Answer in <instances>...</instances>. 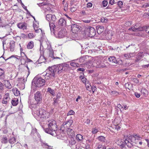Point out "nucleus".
Segmentation results:
<instances>
[{"label": "nucleus", "mask_w": 149, "mask_h": 149, "mask_svg": "<svg viewBox=\"0 0 149 149\" xmlns=\"http://www.w3.org/2000/svg\"><path fill=\"white\" fill-rule=\"evenodd\" d=\"M125 87L126 88H128L129 89H130V84L129 83H127L125 84Z\"/></svg>", "instance_id": "54"}, {"label": "nucleus", "mask_w": 149, "mask_h": 149, "mask_svg": "<svg viewBox=\"0 0 149 149\" xmlns=\"http://www.w3.org/2000/svg\"><path fill=\"white\" fill-rule=\"evenodd\" d=\"M3 99L9 101L10 100L9 94L8 93H6L4 96Z\"/></svg>", "instance_id": "35"}, {"label": "nucleus", "mask_w": 149, "mask_h": 149, "mask_svg": "<svg viewBox=\"0 0 149 149\" xmlns=\"http://www.w3.org/2000/svg\"><path fill=\"white\" fill-rule=\"evenodd\" d=\"M33 112L34 114L38 116L42 120H44L49 117V113L42 109L35 111Z\"/></svg>", "instance_id": "3"}, {"label": "nucleus", "mask_w": 149, "mask_h": 149, "mask_svg": "<svg viewBox=\"0 0 149 149\" xmlns=\"http://www.w3.org/2000/svg\"><path fill=\"white\" fill-rule=\"evenodd\" d=\"M143 56V52H140L138 53V54L137 57L141 59Z\"/></svg>", "instance_id": "45"}, {"label": "nucleus", "mask_w": 149, "mask_h": 149, "mask_svg": "<svg viewBox=\"0 0 149 149\" xmlns=\"http://www.w3.org/2000/svg\"><path fill=\"white\" fill-rule=\"evenodd\" d=\"M49 26L51 31L54 33V30L56 27L54 24L53 23H49Z\"/></svg>", "instance_id": "25"}, {"label": "nucleus", "mask_w": 149, "mask_h": 149, "mask_svg": "<svg viewBox=\"0 0 149 149\" xmlns=\"http://www.w3.org/2000/svg\"><path fill=\"white\" fill-rule=\"evenodd\" d=\"M17 37H19L20 39H21V38H26V36L24 34L22 33L21 34L20 36H17Z\"/></svg>", "instance_id": "43"}, {"label": "nucleus", "mask_w": 149, "mask_h": 149, "mask_svg": "<svg viewBox=\"0 0 149 149\" xmlns=\"http://www.w3.org/2000/svg\"><path fill=\"white\" fill-rule=\"evenodd\" d=\"M43 145L46 148L48 149H53V147L50 146H49L47 143H43Z\"/></svg>", "instance_id": "39"}, {"label": "nucleus", "mask_w": 149, "mask_h": 149, "mask_svg": "<svg viewBox=\"0 0 149 149\" xmlns=\"http://www.w3.org/2000/svg\"><path fill=\"white\" fill-rule=\"evenodd\" d=\"M131 80L133 81L136 84H137L139 82V80L136 78H130Z\"/></svg>", "instance_id": "42"}, {"label": "nucleus", "mask_w": 149, "mask_h": 149, "mask_svg": "<svg viewBox=\"0 0 149 149\" xmlns=\"http://www.w3.org/2000/svg\"><path fill=\"white\" fill-rule=\"evenodd\" d=\"M134 95L137 98H139L140 96V94L137 92H135Z\"/></svg>", "instance_id": "61"}, {"label": "nucleus", "mask_w": 149, "mask_h": 149, "mask_svg": "<svg viewBox=\"0 0 149 149\" xmlns=\"http://www.w3.org/2000/svg\"><path fill=\"white\" fill-rule=\"evenodd\" d=\"M65 30L61 29L58 33L56 36L58 38H62L65 36Z\"/></svg>", "instance_id": "11"}, {"label": "nucleus", "mask_w": 149, "mask_h": 149, "mask_svg": "<svg viewBox=\"0 0 149 149\" xmlns=\"http://www.w3.org/2000/svg\"><path fill=\"white\" fill-rule=\"evenodd\" d=\"M45 80L41 78H38L35 82L36 86L40 87L45 85Z\"/></svg>", "instance_id": "7"}, {"label": "nucleus", "mask_w": 149, "mask_h": 149, "mask_svg": "<svg viewBox=\"0 0 149 149\" xmlns=\"http://www.w3.org/2000/svg\"><path fill=\"white\" fill-rule=\"evenodd\" d=\"M76 143V141L74 140V138L72 137L70 139L69 141V143L71 145H74Z\"/></svg>", "instance_id": "30"}, {"label": "nucleus", "mask_w": 149, "mask_h": 149, "mask_svg": "<svg viewBox=\"0 0 149 149\" xmlns=\"http://www.w3.org/2000/svg\"><path fill=\"white\" fill-rule=\"evenodd\" d=\"M73 120H69L66 121L65 123V124L63 123V127H64L65 128H69L71 125H72L73 123Z\"/></svg>", "instance_id": "12"}, {"label": "nucleus", "mask_w": 149, "mask_h": 149, "mask_svg": "<svg viewBox=\"0 0 149 149\" xmlns=\"http://www.w3.org/2000/svg\"><path fill=\"white\" fill-rule=\"evenodd\" d=\"M34 98L36 103L35 104L40 103L42 100V96L40 92L37 91L34 95Z\"/></svg>", "instance_id": "6"}, {"label": "nucleus", "mask_w": 149, "mask_h": 149, "mask_svg": "<svg viewBox=\"0 0 149 149\" xmlns=\"http://www.w3.org/2000/svg\"><path fill=\"white\" fill-rule=\"evenodd\" d=\"M15 42L13 40H11L10 42V51L13 52L14 50L15 46Z\"/></svg>", "instance_id": "22"}, {"label": "nucleus", "mask_w": 149, "mask_h": 149, "mask_svg": "<svg viewBox=\"0 0 149 149\" xmlns=\"http://www.w3.org/2000/svg\"><path fill=\"white\" fill-rule=\"evenodd\" d=\"M123 3L122 1H119L118 2V4L119 7L121 8L123 5Z\"/></svg>", "instance_id": "51"}, {"label": "nucleus", "mask_w": 149, "mask_h": 149, "mask_svg": "<svg viewBox=\"0 0 149 149\" xmlns=\"http://www.w3.org/2000/svg\"><path fill=\"white\" fill-rule=\"evenodd\" d=\"M4 71L1 68H0V79H3L4 77Z\"/></svg>", "instance_id": "34"}, {"label": "nucleus", "mask_w": 149, "mask_h": 149, "mask_svg": "<svg viewBox=\"0 0 149 149\" xmlns=\"http://www.w3.org/2000/svg\"><path fill=\"white\" fill-rule=\"evenodd\" d=\"M124 56L127 58H130L131 56L130 54H125L124 55Z\"/></svg>", "instance_id": "56"}, {"label": "nucleus", "mask_w": 149, "mask_h": 149, "mask_svg": "<svg viewBox=\"0 0 149 149\" xmlns=\"http://www.w3.org/2000/svg\"><path fill=\"white\" fill-rule=\"evenodd\" d=\"M127 141L126 143V145L129 148H131L133 146L137 145L139 142L136 141V138L134 136H131V138L127 139Z\"/></svg>", "instance_id": "4"}, {"label": "nucleus", "mask_w": 149, "mask_h": 149, "mask_svg": "<svg viewBox=\"0 0 149 149\" xmlns=\"http://www.w3.org/2000/svg\"><path fill=\"white\" fill-rule=\"evenodd\" d=\"M67 134L68 135L71 136L72 137H74L75 136L74 132L73 130L70 128H68L66 129Z\"/></svg>", "instance_id": "16"}, {"label": "nucleus", "mask_w": 149, "mask_h": 149, "mask_svg": "<svg viewBox=\"0 0 149 149\" xmlns=\"http://www.w3.org/2000/svg\"><path fill=\"white\" fill-rule=\"evenodd\" d=\"M49 52V56L51 57V58H52L53 59H60L61 58L58 57H55L54 56V52L53 49L52 48H50L48 49Z\"/></svg>", "instance_id": "15"}, {"label": "nucleus", "mask_w": 149, "mask_h": 149, "mask_svg": "<svg viewBox=\"0 0 149 149\" xmlns=\"http://www.w3.org/2000/svg\"><path fill=\"white\" fill-rule=\"evenodd\" d=\"M127 141V139H125L124 142H122L121 143H120V144H119V146L122 149H126L125 145H126L127 144L126 143Z\"/></svg>", "instance_id": "20"}, {"label": "nucleus", "mask_w": 149, "mask_h": 149, "mask_svg": "<svg viewBox=\"0 0 149 149\" xmlns=\"http://www.w3.org/2000/svg\"><path fill=\"white\" fill-rule=\"evenodd\" d=\"M28 36L30 38H31L34 37V36L32 33H29L28 34Z\"/></svg>", "instance_id": "53"}, {"label": "nucleus", "mask_w": 149, "mask_h": 149, "mask_svg": "<svg viewBox=\"0 0 149 149\" xmlns=\"http://www.w3.org/2000/svg\"><path fill=\"white\" fill-rule=\"evenodd\" d=\"M104 31V28L102 26H100L97 27V31L98 34H101Z\"/></svg>", "instance_id": "18"}, {"label": "nucleus", "mask_w": 149, "mask_h": 149, "mask_svg": "<svg viewBox=\"0 0 149 149\" xmlns=\"http://www.w3.org/2000/svg\"><path fill=\"white\" fill-rule=\"evenodd\" d=\"M107 20L108 19L106 17H102L101 19V21L102 23L106 22Z\"/></svg>", "instance_id": "44"}, {"label": "nucleus", "mask_w": 149, "mask_h": 149, "mask_svg": "<svg viewBox=\"0 0 149 149\" xmlns=\"http://www.w3.org/2000/svg\"><path fill=\"white\" fill-rule=\"evenodd\" d=\"M48 69L49 70L48 71V72L45 75V81L48 80L51 78L53 79L52 77L54 78L56 77L54 73L51 71L52 70H50L49 67Z\"/></svg>", "instance_id": "8"}, {"label": "nucleus", "mask_w": 149, "mask_h": 149, "mask_svg": "<svg viewBox=\"0 0 149 149\" xmlns=\"http://www.w3.org/2000/svg\"><path fill=\"white\" fill-rule=\"evenodd\" d=\"M98 131V129H93V130H92V133L93 134H95Z\"/></svg>", "instance_id": "64"}, {"label": "nucleus", "mask_w": 149, "mask_h": 149, "mask_svg": "<svg viewBox=\"0 0 149 149\" xmlns=\"http://www.w3.org/2000/svg\"><path fill=\"white\" fill-rule=\"evenodd\" d=\"M77 7H72L70 8V11L72 12H74L77 10Z\"/></svg>", "instance_id": "52"}, {"label": "nucleus", "mask_w": 149, "mask_h": 149, "mask_svg": "<svg viewBox=\"0 0 149 149\" xmlns=\"http://www.w3.org/2000/svg\"><path fill=\"white\" fill-rule=\"evenodd\" d=\"M48 123L47 128L44 129L45 132L53 136H55L56 134V131L57 130V126L56 122L54 119L49 120Z\"/></svg>", "instance_id": "1"}, {"label": "nucleus", "mask_w": 149, "mask_h": 149, "mask_svg": "<svg viewBox=\"0 0 149 149\" xmlns=\"http://www.w3.org/2000/svg\"><path fill=\"white\" fill-rule=\"evenodd\" d=\"M52 15L51 14H48L46 15V19L49 22L51 20Z\"/></svg>", "instance_id": "37"}, {"label": "nucleus", "mask_w": 149, "mask_h": 149, "mask_svg": "<svg viewBox=\"0 0 149 149\" xmlns=\"http://www.w3.org/2000/svg\"><path fill=\"white\" fill-rule=\"evenodd\" d=\"M56 20V18L55 15H52L51 18V20H52L53 21H55Z\"/></svg>", "instance_id": "55"}, {"label": "nucleus", "mask_w": 149, "mask_h": 149, "mask_svg": "<svg viewBox=\"0 0 149 149\" xmlns=\"http://www.w3.org/2000/svg\"><path fill=\"white\" fill-rule=\"evenodd\" d=\"M92 3L90 2H89L87 4V8H90L92 7Z\"/></svg>", "instance_id": "62"}, {"label": "nucleus", "mask_w": 149, "mask_h": 149, "mask_svg": "<svg viewBox=\"0 0 149 149\" xmlns=\"http://www.w3.org/2000/svg\"><path fill=\"white\" fill-rule=\"evenodd\" d=\"M108 60L112 63H117V62L116 58L114 56H110L108 58Z\"/></svg>", "instance_id": "19"}, {"label": "nucleus", "mask_w": 149, "mask_h": 149, "mask_svg": "<svg viewBox=\"0 0 149 149\" xmlns=\"http://www.w3.org/2000/svg\"><path fill=\"white\" fill-rule=\"evenodd\" d=\"M5 86L8 89H11L12 87L11 84L8 81L5 84Z\"/></svg>", "instance_id": "38"}, {"label": "nucleus", "mask_w": 149, "mask_h": 149, "mask_svg": "<svg viewBox=\"0 0 149 149\" xmlns=\"http://www.w3.org/2000/svg\"><path fill=\"white\" fill-rule=\"evenodd\" d=\"M74 113V112L72 110H71L70 111L67 113V116H69L70 115H73Z\"/></svg>", "instance_id": "49"}, {"label": "nucleus", "mask_w": 149, "mask_h": 149, "mask_svg": "<svg viewBox=\"0 0 149 149\" xmlns=\"http://www.w3.org/2000/svg\"><path fill=\"white\" fill-rule=\"evenodd\" d=\"M66 24V22L65 19L63 18H61L58 21V24L61 26H65Z\"/></svg>", "instance_id": "17"}, {"label": "nucleus", "mask_w": 149, "mask_h": 149, "mask_svg": "<svg viewBox=\"0 0 149 149\" xmlns=\"http://www.w3.org/2000/svg\"><path fill=\"white\" fill-rule=\"evenodd\" d=\"M70 65L74 67H80L79 64L74 62H72L70 63Z\"/></svg>", "instance_id": "33"}, {"label": "nucleus", "mask_w": 149, "mask_h": 149, "mask_svg": "<svg viewBox=\"0 0 149 149\" xmlns=\"http://www.w3.org/2000/svg\"><path fill=\"white\" fill-rule=\"evenodd\" d=\"M102 4L103 7H105L108 4V2L106 1H104L102 2Z\"/></svg>", "instance_id": "48"}, {"label": "nucleus", "mask_w": 149, "mask_h": 149, "mask_svg": "<svg viewBox=\"0 0 149 149\" xmlns=\"http://www.w3.org/2000/svg\"><path fill=\"white\" fill-rule=\"evenodd\" d=\"M68 5L67 2L65 3V4L63 6L64 7V9L65 11H66L68 10Z\"/></svg>", "instance_id": "41"}, {"label": "nucleus", "mask_w": 149, "mask_h": 149, "mask_svg": "<svg viewBox=\"0 0 149 149\" xmlns=\"http://www.w3.org/2000/svg\"><path fill=\"white\" fill-rule=\"evenodd\" d=\"M17 26L19 29L25 30L26 29L27 24L25 23H19L18 24Z\"/></svg>", "instance_id": "13"}, {"label": "nucleus", "mask_w": 149, "mask_h": 149, "mask_svg": "<svg viewBox=\"0 0 149 149\" xmlns=\"http://www.w3.org/2000/svg\"><path fill=\"white\" fill-rule=\"evenodd\" d=\"M93 65L97 68H104L106 67L105 64L99 60L95 61L93 63Z\"/></svg>", "instance_id": "10"}, {"label": "nucleus", "mask_w": 149, "mask_h": 149, "mask_svg": "<svg viewBox=\"0 0 149 149\" xmlns=\"http://www.w3.org/2000/svg\"><path fill=\"white\" fill-rule=\"evenodd\" d=\"M9 102V101H8L7 100H5L3 99V100L2 101V103L3 104H6L8 103V102Z\"/></svg>", "instance_id": "60"}, {"label": "nucleus", "mask_w": 149, "mask_h": 149, "mask_svg": "<svg viewBox=\"0 0 149 149\" xmlns=\"http://www.w3.org/2000/svg\"><path fill=\"white\" fill-rule=\"evenodd\" d=\"M46 59L44 56H40L38 61L39 63H41L45 62L46 61Z\"/></svg>", "instance_id": "26"}, {"label": "nucleus", "mask_w": 149, "mask_h": 149, "mask_svg": "<svg viewBox=\"0 0 149 149\" xmlns=\"http://www.w3.org/2000/svg\"><path fill=\"white\" fill-rule=\"evenodd\" d=\"M81 79L82 80V81H83V82L84 83H86V78H84L83 77H81Z\"/></svg>", "instance_id": "63"}, {"label": "nucleus", "mask_w": 149, "mask_h": 149, "mask_svg": "<svg viewBox=\"0 0 149 149\" xmlns=\"http://www.w3.org/2000/svg\"><path fill=\"white\" fill-rule=\"evenodd\" d=\"M129 30H132L133 31H139L138 29V28H135V26H133L130 28L129 29Z\"/></svg>", "instance_id": "40"}, {"label": "nucleus", "mask_w": 149, "mask_h": 149, "mask_svg": "<svg viewBox=\"0 0 149 149\" xmlns=\"http://www.w3.org/2000/svg\"><path fill=\"white\" fill-rule=\"evenodd\" d=\"M4 86L2 83L0 81V92H1L4 90Z\"/></svg>", "instance_id": "46"}, {"label": "nucleus", "mask_w": 149, "mask_h": 149, "mask_svg": "<svg viewBox=\"0 0 149 149\" xmlns=\"http://www.w3.org/2000/svg\"><path fill=\"white\" fill-rule=\"evenodd\" d=\"M18 103V100L17 98H15L12 100L11 103L13 106H16Z\"/></svg>", "instance_id": "29"}, {"label": "nucleus", "mask_w": 149, "mask_h": 149, "mask_svg": "<svg viewBox=\"0 0 149 149\" xmlns=\"http://www.w3.org/2000/svg\"><path fill=\"white\" fill-rule=\"evenodd\" d=\"M122 142L120 139H118L116 140L115 143L119 146V144H120V143H121Z\"/></svg>", "instance_id": "57"}, {"label": "nucleus", "mask_w": 149, "mask_h": 149, "mask_svg": "<svg viewBox=\"0 0 149 149\" xmlns=\"http://www.w3.org/2000/svg\"><path fill=\"white\" fill-rule=\"evenodd\" d=\"M97 139L98 140L102 142H104L105 140V137L102 136H99L98 137Z\"/></svg>", "instance_id": "36"}, {"label": "nucleus", "mask_w": 149, "mask_h": 149, "mask_svg": "<svg viewBox=\"0 0 149 149\" xmlns=\"http://www.w3.org/2000/svg\"><path fill=\"white\" fill-rule=\"evenodd\" d=\"M8 139L6 136L3 137L1 141L2 143L6 144L8 143Z\"/></svg>", "instance_id": "31"}, {"label": "nucleus", "mask_w": 149, "mask_h": 149, "mask_svg": "<svg viewBox=\"0 0 149 149\" xmlns=\"http://www.w3.org/2000/svg\"><path fill=\"white\" fill-rule=\"evenodd\" d=\"M76 139L78 141L82 142L83 139H84V137L80 134H78L76 136Z\"/></svg>", "instance_id": "23"}, {"label": "nucleus", "mask_w": 149, "mask_h": 149, "mask_svg": "<svg viewBox=\"0 0 149 149\" xmlns=\"http://www.w3.org/2000/svg\"><path fill=\"white\" fill-rule=\"evenodd\" d=\"M13 91L15 95L17 96L20 95V92L16 88H15L13 90Z\"/></svg>", "instance_id": "28"}, {"label": "nucleus", "mask_w": 149, "mask_h": 149, "mask_svg": "<svg viewBox=\"0 0 149 149\" xmlns=\"http://www.w3.org/2000/svg\"><path fill=\"white\" fill-rule=\"evenodd\" d=\"M146 26L139 27L138 28L139 31H142L146 29Z\"/></svg>", "instance_id": "47"}, {"label": "nucleus", "mask_w": 149, "mask_h": 149, "mask_svg": "<svg viewBox=\"0 0 149 149\" xmlns=\"http://www.w3.org/2000/svg\"><path fill=\"white\" fill-rule=\"evenodd\" d=\"M12 8L13 10H16L18 8L17 6V5L15 4L12 6Z\"/></svg>", "instance_id": "59"}, {"label": "nucleus", "mask_w": 149, "mask_h": 149, "mask_svg": "<svg viewBox=\"0 0 149 149\" xmlns=\"http://www.w3.org/2000/svg\"><path fill=\"white\" fill-rule=\"evenodd\" d=\"M86 34L90 37H92L95 35L96 31L94 28L92 27L88 26L85 28Z\"/></svg>", "instance_id": "5"}, {"label": "nucleus", "mask_w": 149, "mask_h": 149, "mask_svg": "<svg viewBox=\"0 0 149 149\" xmlns=\"http://www.w3.org/2000/svg\"><path fill=\"white\" fill-rule=\"evenodd\" d=\"M53 99L54 100V101L53 102V104L54 105H56L58 103V100H56L55 98H54Z\"/></svg>", "instance_id": "58"}, {"label": "nucleus", "mask_w": 149, "mask_h": 149, "mask_svg": "<svg viewBox=\"0 0 149 149\" xmlns=\"http://www.w3.org/2000/svg\"><path fill=\"white\" fill-rule=\"evenodd\" d=\"M86 56H84L80 57L79 59H77V61L81 63L79 64L80 65H81L82 64L85 63V61H86Z\"/></svg>", "instance_id": "14"}, {"label": "nucleus", "mask_w": 149, "mask_h": 149, "mask_svg": "<svg viewBox=\"0 0 149 149\" xmlns=\"http://www.w3.org/2000/svg\"><path fill=\"white\" fill-rule=\"evenodd\" d=\"M37 132V130L36 128H33L32 129L31 134H34V133H36Z\"/></svg>", "instance_id": "50"}, {"label": "nucleus", "mask_w": 149, "mask_h": 149, "mask_svg": "<svg viewBox=\"0 0 149 149\" xmlns=\"http://www.w3.org/2000/svg\"><path fill=\"white\" fill-rule=\"evenodd\" d=\"M68 64L64 63H61L56 65H54L51 67H49L50 70L54 73L55 75L57 72L59 74L61 72H63L67 70L69 68Z\"/></svg>", "instance_id": "2"}, {"label": "nucleus", "mask_w": 149, "mask_h": 149, "mask_svg": "<svg viewBox=\"0 0 149 149\" xmlns=\"http://www.w3.org/2000/svg\"><path fill=\"white\" fill-rule=\"evenodd\" d=\"M34 47V42L32 41H30L28 44L27 48L28 49H31Z\"/></svg>", "instance_id": "27"}, {"label": "nucleus", "mask_w": 149, "mask_h": 149, "mask_svg": "<svg viewBox=\"0 0 149 149\" xmlns=\"http://www.w3.org/2000/svg\"><path fill=\"white\" fill-rule=\"evenodd\" d=\"M141 93L145 97H146L148 95V92L146 89L144 88H142L141 89Z\"/></svg>", "instance_id": "24"}, {"label": "nucleus", "mask_w": 149, "mask_h": 149, "mask_svg": "<svg viewBox=\"0 0 149 149\" xmlns=\"http://www.w3.org/2000/svg\"><path fill=\"white\" fill-rule=\"evenodd\" d=\"M80 26L76 24H72L71 26L72 32L74 33H77L80 30Z\"/></svg>", "instance_id": "9"}, {"label": "nucleus", "mask_w": 149, "mask_h": 149, "mask_svg": "<svg viewBox=\"0 0 149 149\" xmlns=\"http://www.w3.org/2000/svg\"><path fill=\"white\" fill-rule=\"evenodd\" d=\"M47 92L50 94L52 96H54L55 95V91L54 90L50 88H48L47 89Z\"/></svg>", "instance_id": "21"}, {"label": "nucleus", "mask_w": 149, "mask_h": 149, "mask_svg": "<svg viewBox=\"0 0 149 149\" xmlns=\"http://www.w3.org/2000/svg\"><path fill=\"white\" fill-rule=\"evenodd\" d=\"M9 142L11 144H14L16 142V139L14 137H12L9 139Z\"/></svg>", "instance_id": "32"}]
</instances>
